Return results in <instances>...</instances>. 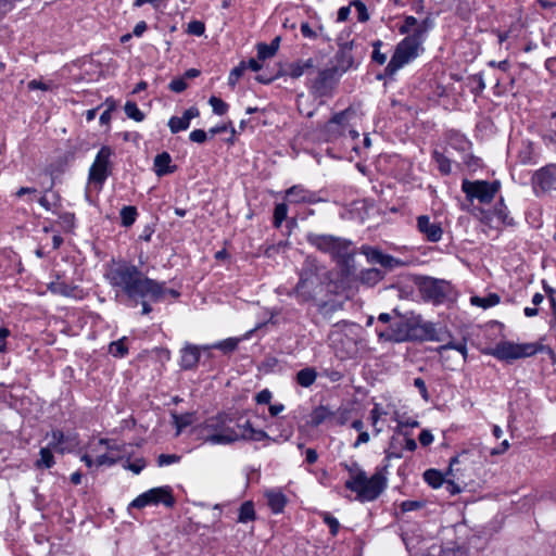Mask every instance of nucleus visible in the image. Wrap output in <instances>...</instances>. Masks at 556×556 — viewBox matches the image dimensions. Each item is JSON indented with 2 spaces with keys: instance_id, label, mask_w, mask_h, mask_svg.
Here are the masks:
<instances>
[{
  "instance_id": "4be33fe9",
  "label": "nucleus",
  "mask_w": 556,
  "mask_h": 556,
  "mask_svg": "<svg viewBox=\"0 0 556 556\" xmlns=\"http://www.w3.org/2000/svg\"><path fill=\"white\" fill-rule=\"evenodd\" d=\"M427 556H468L467 551L457 545H432L427 551Z\"/></svg>"
},
{
  "instance_id": "20e7f679",
  "label": "nucleus",
  "mask_w": 556,
  "mask_h": 556,
  "mask_svg": "<svg viewBox=\"0 0 556 556\" xmlns=\"http://www.w3.org/2000/svg\"><path fill=\"white\" fill-rule=\"evenodd\" d=\"M328 287L316 263L306 260L301 269L299 282L291 294L301 303L315 302L323 309L326 306L324 299Z\"/></svg>"
},
{
  "instance_id": "338daca9",
  "label": "nucleus",
  "mask_w": 556,
  "mask_h": 556,
  "mask_svg": "<svg viewBox=\"0 0 556 556\" xmlns=\"http://www.w3.org/2000/svg\"><path fill=\"white\" fill-rule=\"evenodd\" d=\"M146 467V462L143 459H137L132 463L127 462L126 468L131 470L134 473H140L141 470Z\"/></svg>"
},
{
  "instance_id": "2eb2a0df",
  "label": "nucleus",
  "mask_w": 556,
  "mask_h": 556,
  "mask_svg": "<svg viewBox=\"0 0 556 556\" xmlns=\"http://www.w3.org/2000/svg\"><path fill=\"white\" fill-rule=\"evenodd\" d=\"M531 182L536 195L556 190V164H549L536 170Z\"/></svg>"
},
{
  "instance_id": "8fccbe9b",
  "label": "nucleus",
  "mask_w": 556,
  "mask_h": 556,
  "mask_svg": "<svg viewBox=\"0 0 556 556\" xmlns=\"http://www.w3.org/2000/svg\"><path fill=\"white\" fill-rule=\"evenodd\" d=\"M245 68V62H241L238 66H236L229 74L228 84L235 87L239 78L243 75Z\"/></svg>"
},
{
  "instance_id": "603ef678",
  "label": "nucleus",
  "mask_w": 556,
  "mask_h": 556,
  "mask_svg": "<svg viewBox=\"0 0 556 556\" xmlns=\"http://www.w3.org/2000/svg\"><path fill=\"white\" fill-rule=\"evenodd\" d=\"M380 265L387 269H393L403 266L404 263L389 254H383Z\"/></svg>"
},
{
  "instance_id": "bf43d9fd",
  "label": "nucleus",
  "mask_w": 556,
  "mask_h": 556,
  "mask_svg": "<svg viewBox=\"0 0 556 556\" xmlns=\"http://www.w3.org/2000/svg\"><path fill=\"white\" fill-rule=\"evenodd\" d=\"M381 45H382V42L380 40L375 41L372 45L374 46L372 60L380 65L384 64L387 61V55L379 51V48L381 47Z\"/></svg>"
},
{
  "instance_id": "0e129e2a",
  "label": "nucleus",
  "mask_w": 556,
  "mask_h": 556,
  "mask_svg": "<svg viewBox=\"0 0 556 556\" xmlns=\"http://www.w3.org/2000/svg\"><path fill=\"white\" fill-rule=\"evenodd\" d=\"M414 386L419 390L422 399L425 401H428L429 400V393H428L425 380L422 378H419V377L415 378L414 379Z\"/></svg>"
},
{
  "instance_id": "f704fd0d",
  "label": "nucleus",
  "mask_w": 556,
  "mask_h": 556,
  "mask_svg": "<svg viewBox=\"0 0 556 556\" xmlns=\"http://www.w3.org/2000/svg\"><path fill=\"white\" fill-rule=\"evenodd\" d=\"M345 469L349 472V479L345 481L344 486L349 489V485H353L359 476H364L366 472L358 466L357 463L352 465H345Z\"/></svg>"
},
{
  "instance_id": "7c9ffc66",
  "label": "nucleus",
  "mask_w": 556,
  "mask_h": 556,
  "mask_svg": "<svg viewBox=\"0 0 556 556\" xmlns=\"http://www.w3.org/2000/svg\"><path fill=\"white\" fill-rule=\"evenodd\" d=\"M331 415L332 413L327 407L318 406L312 412L309 422L313 427H318Z\"/></svg>"
},
{
  "instance_id": "c9c22d12",
  "label": "nucleus",
  "mask_w": 556,
  "mask_h": 556,
  "mask_svg": "<svg viewBox=\"0 0 556 556\" xmlns=\"http://www.w3.org/2000/svg\"><path fill=\"white\" fill-rule=\"evenodd\" d=\"M125 114L128 118H131L136 122H142L144 119V114L139 110L137 104L132 101H127L124 106Z\"/></svg>"
},
{
  "instance_id": "6e6d98bb",
  "label": "nucleus",
  "mask_w": 556,
  "mask_h": 556,
  "mask_svg": "<svg viewBox=\"0 0 556 556\" xmlns=\"http://www.w3.org/2000/svg\"><path fill=\"white\" fill-rule=\"evenodd\" d=\"M276 54L274 50L264 42L257 45V58L258 60H266L273 58Z\"/></svg>"
},
{
  "instance_id": "393cba45",
  "label": "nucleus",
  "mask_w": 556,
  "mask_h": 556,
  "mask_svg": "<svg viewBox=\"0 0 556 556\" xmlns=\"http://www.w3.org/2000/svg\"><path fill=\"white\" fill-rule=\"evenodd\" d=\"M239 428L241 434H243L241 440L262 441L267 438V433L265 431L254 429L249 420L244 424H240Z\"/></svg>"
},
{
  "instance_id": "58836bf2",
  "label": "nucleus",
  "mask_w": 556,
  "mask_h": 556,
  "mask_svg": "<svg viewBox=\"0 0 556 556\" xmlns=\"http://www.w3.org/2000/svg\"><path fill=\"white\" fill-rule=\"evenodd\" d=\"M125 341L126 337L112 342L109 346V352L115 357H124L128 352Z\"/></svg>"
},
{
  "instance_id": "c756f323",
  "label": "nucleus",
  "mask_w": 556,
  "mask_h": 556,
  "mask_svg": "<svg viewBox=\"0 0 556 556\" xmlns=\"http://www.w3.org/2000/svg\"><path fill=\"white\" fill-rule=\"evenodd\" d=\"M500 295L496 294V293H490L488 294L484 298H480V296H472L470 299V303L475 306H479V307H482V308H489V307H492V306H495L500 303Z\"/></svg>"
},
{
  "instance_id": "f8f14e48",
  "label": "nucleus",
  "mask_w": 556,
  "mask_h": 556,
  "mask_svg": "<svg viewBox=\"0 0 556 556\" xmlns=\"http://www.w3.org/2000/svg\"><path fill=\"white\" fill-rule=\"evenodd\" d=\"M175 503V498L169 486H160L148 490L140 494L136 500L132 501L131 506L136 508H142L147 505L164 504L166 507H172Z\"/></svg>"
},
{
  "instance_id": "0eeeda50",
  "label": "nucleus",
  "mask_w": 556,
  "mask_h": 556,
  "mask_svg": "<svg viewBox=\"0 0 556 556\" xmlns=\"http://www.w3.org/2000/svg\"><path fill=\"white\" fill-rule=\"evenodd\" d=\"M543 350V345L534 342L514 343L511 341H501L490 351V354L500 361L511 362L530 357Z\"/></svg>"
},
{
  "instance_id": "a19ab883",
  "label": "nucleus",
  "mask_w": 556,
  "mask_h": 556,
  "mask_svg": "<svg viewBox=\"0 0 556 556\" xmlns=\"http://www.w3.org/2000/svg\"><path fill=\"white\" fill-rule=\"evenodd\" d=\"M288 206L285 203H279L274 210V226L279 228L282 222L287 218Z\"/></svg>"
},
{
  "instance_id": "aec40b11",
  "label": "nucleus",
  "mask_w": 556,
  "mask_h": 556,
  "mask_svg": "<svg viewBox=\"0 0 556 556\" xmlns=\"http://www.w3.org/2000/svg\"><path fill=\"white\" fill-rule=\"evenodd\" d=\"M200 359V350L195 345L187 344L181 350L180 366L182 369H193Z\"/></svg>"
},
{
  "instance_id": "412c9836",
  "label": "nucleus",
  "mask_w": 556,
  "mask_h": 556,
  "mask_svg": "<svg viewBox=\"0 0 556 556\" xmlns=\"http://www.w3.org/2000/svg\"><path fill=\"white\" fill-rule=\"evenodd\" d=\"M316 67V62L313 58L307 60H298L289 64L287 74L292 78H299Z\"/></svg>"
},
{
  "instance_id": "c03bdc74",
  "label": "nucleus",
  "mask_w": 556,
  "mask_h": 556,
  "mask_svg": "<svg viewBox=\"0 0 556 556\" xmlns=\"http://www.w3.org/2000/svg\"><path fill=\"white\" fill-rule=\"evenodd\" d=\"M174 425L177 428V435L182 431L184 428L189 426L192 421L191 414L178 415L173 414Z\"/></svg>"
},
{
  "instance_id": "1a4fd4ad",
  "label": "nucleus",
  "mask_w": 556,
  "mask_h": 556,
  "mask_svg": "<svg viewBox=\"0 0 556 556\" xmlns=\"http://www.w3.org/2000/svg\"><path fill=\"white\" fill-rule=\"evenodd\" d=\"M416 286L421 298L434 304L443 303L452 290L448 281L428 276L418 277Z\"/></svg>"
},
{
  "instance_id": "72a5a7b5",
  "label": "nucleus",
  "mask_w": 556,
  "mask_h": 556,
  "mask_svg": "<svg viewBox=\"0 0 556 556\" xmlns=\"http://www.w3.org/2000/svg\"><path fill=\"white\" fill-rule=\"evenodd\" d=\"M448 350L457 351L462 355L463 361L464 362L466 361V357H467V346H466L465 343H455V342L451 341V342H448V343H446L444 345H441L438 349V352L443 357L444 353H446Z\"/></svg>"
},
{
  "instance_id": "69168bd1",
  "label": "nucleus",
  "mask_w": 556,
  "mask_h": 556,
  "mask_svg": "<svg viewBox=\"0 0 556 556\" xmlns=\"http://www.w3.org/2000/svg\"><path fill=\"white\" fill-rule=\"evenodd\" d=\"M301 34L308 39H317L318 34L314 30L308 23L301 24Z\"/></svg>"
},
{
  "instance_id": "f3484780",
  "label": "nucleus",
  "mask_w": 556,
  "mask_h": 556,
  "mask_svg": "<svg viewBox=\"0 0 556 556\" xmlns=\"http://www.w3.org/2000/svg\"><path fill=\"white\" fill-rule=\"evenodd\" d=\"M50 446L56 451L64 453L70 452L78 445V439L76 434H65L61 430H53L51 432Z\"/></svg>"
},
{
  "instance_id": "79ce46f5",
  "label": "nucleus",
  "mask_w": 556,
  "mask_h": 556,
  "mask_svg": "<svg viewBox=\"0 0 556 556\" xmlns=\"http://www.w3.org/2000/svg\"><path fill=\"white\" fill-rule=\"evenodd\" d=\"M383 275L381 270L377 268H370L362 271V281L367 283H376L382 279Z\"/></svg>"
},
{
  "instance_id": "09e8293b",
  "label": "nucleus",
  "mask_w": 556,
  "mask_h": 556,
  "mask_svg": "<svg viewBox=\"0 0 556 556\" xmlns=\"http://www.w3.org/2000/svg\"><path fill=\"white\" fill-rule=\"evenodd\" d=\"M351 5L355 8L359 22L365 23L369 20V14L364 2L355 0L351 2Z\"/></svg>"
},
{
  "instance_id": "ea45409f",
  "label": "nucleus",
  "mask_w": 556,
  "mask_h": 556,
  "mask_svg": "<svg viewBox=\"0 0 556 556\" xmlns=\"http://www.w3.org/2000/svg\"><path fill=\"white\" fill-rule=\"evenodd\" d=\"M239 341H240V339H237V338H228L226 340L215 343L211 348L218 349V350L223 351L224 353H230L238 348Z\"/></svg>"
},
{
  "instance_id": "e433bc0d",
  "label": "nucleus",
  "mask_w": 556,
  "mask_h": 556,
  "mask_svg": "<svg viewBox=\"0 0 556 556\" xmlns=\"http://www.w3.org/2000/svg\"><path fill=\"white\" fill-rule=\"evenodd\" d=\"M137 217V210L135 206H124L121 210L122 225L125 227L131 226Z\"/></svg>"
},
{
  "instance_id": "ddd939ff",
  "label": "nucleus",
  "mask_w": 556,
  "mask_h": 556,
  "mask_svg": "<svg viewBox=\"0 0 556 556\" xmlns=\"http://www.w3.org/2000/svg\"><path fill=\"white\" fill-rule=\"evenodd\" d=\"M339 81L338 68H325L312 80L311 91L316 97H331Z\"/></svg>"
},
{
  "instance_id": "3c124183",
  "label": "nucleus",
  "mask_w": 556,
  "mask_h": 556,
  "mask_svg": "<svg viewBox=\"0 0 556 556\" xmlns=\"http://www.w3.org/2000/svg\"><path fill=\"white\" fill-rule=\"evenodd\" d=\"M59 219L65 231H71L74 228L75 215L73 213L60 214Z\"/></svg>"
},
{
  "instance_id": "e2e57ef3",
  "label": "nucleus",
  "mask_w": 556,
  "mask_h": 556,
  "mask_svg": "<svg viewBox=\"0 0 556 556\" xmlns=\"http://www.w3.org/2000/svg\"><path fill=\"white\" fill-rule=\"evenodd\" d=\"M205 30L204 24L202 22H191L188 25V31L195 36H201Z\"/></svg>"
},
{
  "instance_id": "4d7b16f0",
  "label": "nucleus",
  "mask_w": 556,
  "mask_h": 556,
  "mask_svg": "<svg viewBox=\"0 0 556 556\" xmlns=\"http://www.w3.org/2000/svg\"><path fill=\"white\" fill-rule=\"evenodd\" d=\"M187 87H188V85L185 80V77L174 78L168 86V88L172 91L177 92V93L185 91L187 89Z\"/></svg>"
},
{
  "instance_id": "2f4dec72",
  "label": "nucleus",
  "mask_w": 556,
  "mask_h": 556,
  "mask_svg": "<svg viewBox=\"0 0 556 556\" xmlns=\"http://www.w3.org/2000/svg\"><path fill=\"white\" fill-rule=\"evenodd\" d=\"M39 456V459L36 462L37 468H51L54 465V457L50 447H42Z\"/></svg>"
},
{
  "instance_id": "5701e85b",
  "label": "nucleus",
  "mask_w": 556,
  "mask_h": 556,
  "mask_svg": "<svg viewBox=\"0 0 556 556\" xmlns=\"http://www.w3.org/2000/svg\"><path fill=\"white\" fill-rule=\"evenodd\" d=\"M354 65V58L351 52V48L348 46L341 48L336 54V66L331 68H338V74L345 73Z\"/></svg>"
},
{
  "instance_id": "774afa93",
  "label": "nucleus",
  "mask_w": 556,
  "mask_h": 556,
  "mask_svg": "<svg viewBox=\"0 0 556 556\" xmlns=\"http://www.w3.org/2000/svg\"><path fill=\"white\" fill-rule=\"evenodd\" d=\"M421 506H422V504L417 501H404L401 504V509H402V511L406 513V511L419 509Z\"/></svg>"
},
{
  "instance_id": "9d476101",
  "label": "nucleus",
  "mask_w": 556,
  "mask_h": 556,
  "mask_svg": "<svg viewBox=\"0 0 556 556\" xmlns=\"http://www.w3.org/2000/svg\"><path fill=\"white\" fill-rule=\"evenodd\" d=\"M500 189V182L486 181V180H475L470 181L464 179L462 182V190L470 201L478 200L480 203H491L495 194Z\"/></svg>"
},
{
  "instance_id": "bb28decb",
  "label": "nucleus",
  "mask_w": 556,
  "mask_h": 556,
  "mask_svg": "<svg viewBox=\"0 0 556 556\" xmlns=\"http://www.w3.org/2000/svg\"><path fill=\"white\" fill-rule=\"evenodd\" d=\"M76 289H77L76 286L66 283L65 281L60 280V278H58L55 281H52L48 285L49 291H51L54 294H60L63 296L74 295V292Z\"/></svg>"
},
{
  "instance_id": "473e14b6",
  "label": "nucleus",
  "mask_w": 556,
  "mask_h": 556,
  "mask_svg": "<svg viewBox=\"0 0 556 556\" xmlns=\"http://www.w3.org/2000/svg\"><path fill=\"white\" fill-rule=\"evenodd\" d=\"M424 479L429 485H431L434 489L441 486L444 482L442 473L437 469L426 470L424 473Z\"/></svg>"
},
{
  "instance_id": "7ed1b4c3",
  "label": "nucleus",
  "mask_w": 556,
  "mask_h": 556,
  "mask_svg": "<svg viewBox=\"0 0 556 556\" xmlns=\"http://www.w3.org/2000/svg\"><path fill=\"white\" fill-rule=\"evenodd\" d=\"M378 336L380 339L394 342L438 340L434 325L413 314L399 315L387 329L378 331Z\"/></svg>"
},
{
  "instance_id": "a211bd4d",
  "label": "nucleus",
  "mask_w": 556,
  "mask_h": 556,
  "mask_svg": "<svg viewBox=\"0 0 556 556\" xmlns=\"http://www.w3.org/2000/svg\"><path fill=\"white\" fill-rule=\"evenodd\" d=\"M419 426V422L417 420H407V421H400L396 429H395V434L391 438V442H390V451H387L386 452V459L387 460H390L391 458H401L402 457V453L400 451H397L396 448V444L399 442V438L397 435H404L406 437L407 433L404 432V427H410V428H415V427H418Z\"/></svg>"
},
{
  "instance_id": "4c0bfd02",
  "label": "nucleus",
  "mask_w": 556,
  "mask_h": 556,
  "mask_svg": "<svg viewBox=\"0 0 556 556\" xmlns=\"http://www.w3.org/2000/svg\"><path fill=\"white\" fill-rule=\"evenodd\" d=\"M38 201L47 211H54L61 205V197L58 193L52 194V200H50L47 194H43Z\"/></svg>"
},
{
  "instance_id": "49530a36",
  "label": "nucleus",
  "mask_w": 556,
  "mask_h": 556,
  "mask_svg": "<svg viewBox=\"0 0 556 556\" xmlns=\"http://www.w3.org/2000/svg\"><path fill=\"white\" fill-rule=\"evenodd\" d=\"M433 26V20L431 17H426L418 26L415 28L413 36H417L419 40L422 41V37L425 34L431 29Z\"/></svg>"
},
{
  "instance_id": "c85d7f7f",
  "label": "nucleus",
  "mask_w": 556,
  "mask_h": 556,
  "mask_svg": "<svg viewBox=\"0 0 556 556\" xmlns=\"http://www.w3.org/2000/svg\"><path fill=\"white\" fill-rule=\"evenodd\" d=\"M256 515L254 510V504L251 501H247L241 504L239 508L238 522L247 523L255 520Z\"/></svg>"
},
{
  "instance_id": "dca6fc26",
  "label": "nucleus",
  "mask_w": 556,
  "mask_h": 556,
  "mask_svg": "<svg viewBox=\"0 0 556 556\" xmlns=\"http://www.w3.org/2000/svg\"><path fill=\"white\" fill-rule=\"evenodd\" d=\"M417 229L429 242H438L443 236L441 224L432 222L428 215L417 217Z\"/></svg>"
},
{
  "instance_id": "f257e3e1",
  "label": "nucleus",
  "mask_w": 556,
  "mask_h": 556,
  "mask_svg": "<svg viewBox=\"0 0 556 556\" xmlns=\"http://www.w3.org/2000/svg\"><path fill=\"white\" fill-rule=\"evenodd\" d=\"M105 278L115 289L116 298L129 307L141 304L143 315L152 312L149 301L159 302L165 296V282L147 277L138 266L126 261L112 264Z\"/></svg>"
},
{
  "instance_id": "5fc2aeb1",
  "label": "nucleus",
  "mask_w": 556,
  "mask_h": 556,
  "mask_svg": "<svg viewBox=\"0 0 556 556\" xmlns=\"http://www.w3.org/2000/svg\"><path fill=\"white\" fill-rule=\"evenodd\" d=\"M180 456L177 454H160L157 457V465L160 467L172 465L180 460Z\"/></svg>"
},
{
  "instance_id": "6e6552de",
  "label": "nucleus",
  "mask_w": 556,
  "mask_h": 556,
  "mask_svg": "<svg viewBox=\"0 0 556 556\" xmlns=\"http://www.w3.org/2000/svg\"><path fill=\"white\" fill-rule=\"evenodd\" d=\"M421 40L417 36H406L400 43L386 67L388 75L395 74L400 68L409 63L412 60L417 58Z\"/></svg>"
},
{
  "instance_id": "f03ea898",
  "label": "nucleus",
  "mask_w": 556,
  "mask_h": 556,
  "mask_svg": "<svg viewBox=\"0 0 556 556\" xmlns=\"http://www.w3.org/2000/svg\"><path fill=\"white\" fill-rule=\"evenodd\" d=\"M240 424L225 413L206 418L192 429L194 438L211 445H230L241 440Z\"/></svg>"
},
{
  "instance_id": "13d9d810",
  "label": "nucleus",
  "mask_w": 556,
  "mask_h": 556,
  "mask_svg": "<svg viewBox=\"0 0 556 556\" xmlns=\"http://www.w3.org/2000/svg\"><path fill=\"white\" fill-rule=\"evenodd\" d=\"M323 516L325 523L330 528L331 534L336 535L340 528L339 521L328 513H325Z\"/></svg>"
},
{
  "instance_id": "052dcab7",
  "label": "nucleus",
  "mask_w": 556,
  "mask_h": 556,
  "mask_svg": "<svg viewBox=\"0 0 556 556\" xmlns=\"http://www.w3.org/2000/svg\"><path fill=\"white\" fill-rule=\"evenodd\" d=\"M418 26V22L414 16H406L404 24L399 28L401 34H408L413 27Z\"/></svg>"
},
{
  "instance_id": "a18cd8bd",
  "label": "nucleus",
  "mask_w": 556,
  "mask_h": 556,
  "mask_svg": "<svg viewBox=\"0 0 556 556\" xmlns=\"http://www.w3.org/2000/svg\"><path fill=\"white\" fill-rule=\"evenodd\" d=\"M362 252L366 255L367 261L372 264H380L383 253L375 248L363 247Z\"/></svg>"
},
{
  "instance_id": "de8ad7c7",
  "label": "nucleus",
  "mask_w": 556,
  "mask_h": 556,
  "mask_svg": "<svg viewBox=\"0 0 556 556\" xmlns=\"http://www.w3.org/2000/svg\"><path fill=\"white\" fill-rule=\"evenodd\" d=\"M208 103L217 115H224L228 110V104L217 97H211Z\"/></svg>"
},
{
  "instance_id": "680f3d73",
  "label": "nucleus",
  "mask_w": 556,
  "mask_h": 556,
  "mask_svg": "<svg viewBox=\"0 0 556 556\" xmlns=\"http://www.w3.org/2000/svg\"><path fill=\"white\" fill-rule=\"evenodd\" d=\"M189 139L192 142L204 143L207 139V134L202 129H194L190 132Z\"/></svg>"
},
{
  "instance_id": "423d86ee",
  "label": "nucleus",
  "mask_w": 556,
  "mask_h": 556,
  "mask_svg": "<svg viewBox=\"0 0 556 556\" xmlns=\"http://www.w3.org/2000/svg\"><path fill=\"white\" fill-rule=\"evenodd\" d=\"M388 467L389 464H386L378 468L371 477H368L367 473L359 476L353 485H349L348 490L356 493V497L361 502L375 501L387 488Z\"/></svg>"
},
{
  "instance_id": "a878e982",
  "label": "nucleus",
  "mask_w": 556,
  "mask_h": 556,
  "mask_svg": "<svg viewBox=\"0 0 556 556\" xmlns=\"http://www.w3.org/2000/svg\"><path fill=\"white\" fill-rule=\"evenodd\" d=\"M266 497L268 506L275 514L281 513L283 510L287 503L285 494L281 492L268 491L266 493Z\"/></svg>"
},
{
  "instance_id": "864d4df0",
  "label": "nucleus",
  "mask_w": 556,
  "mask_h": 556,
  "mask_svg": "<svg viewBox=\"0 0 556 556\" xmlns=\"http://www.w3.org/2000/svg\"><path fill=\"white\" fill-rule=\"evenodd\" d=\"M168 127L172 134H177L181 130L188 129L186 123L182 122L181 117L173 116L168 121Z\"/></svg>"
},
{
  "instance_id": "9b49d317",
  "label": "nucleus",
  "mask_w": 556,
  "mask_h": 556,
  "mask_svg": "<svg viewBox=\"0 0 556 556\" xmlns=\"http://www.w3.org/2000/svg\"><path fill=\"white\" fill-rule=\"evenodd\" d=\"M355 116V110L351 106L336 113L321 128V134L327 141H334L345 135L351 119Z\"/></svg>"
},
{
  "instance_id": "39448f33",
  "label": "nucleus",
  "mask_w": 556,
  "mask_h": 556,
  "mask_svg": "<svg viewBox=\"0 0 556 556\" xmlns=\"http://www.w3.org/2000/svg\"><path fill=\"white\" fill-rule=\"evenodd\" d=\"M306 240L319 251L329 253L343 271H351L355 252L350 240L317 233H308Z\"/></svg>"
},
{
  "instance_id": "37998d69",
  "label": "nucleus",
  "mask_w": 556,
  "mask_h": 556,
  "mask_svg": "<svg viewBox=\"0 0 556 556\" xmlns=\"http://www.w3.org/2000/svg\"><path fill=\"white\" fill-rule=\"evenodd\" d=\"M433 159L435 160L439 170L442 174L447 175L451 173V161L446 156L438 151H434Z\"/></svg>"
},
{
  "instance_id": "cd10ccee",
  "label": "nucleus",
  "mask_w": 556,
  "mask_h": 556,
  "mask_svg": "<svg viewBox=\"0 0 556 556\" xmlns=\"http://www.w3.org/2000/svg\"><path fill=\"white\" fill-rule=\"evenodd\" d=\"M317 378V372L312 367H306L298 371L296 382L304 388L311 387Z\"/></svg>"
},
{
  "instance_id": "6ab92c4d",
  "label": "nucleus",
  "mask_w": 556,
  "mask_h": 556,
  "mask_svg": "<svg viewBox=\"0 0 556 556\" xmlns=\"http://www.w3.org/2000/svg\"><path fill=\"white\" fill-rule=\"evenodd\" d=\"M172 157L169 153L162 152L154 157L153 168L156 176L162 177L172 174L177 169L176 165H172Z\"/></svg>"
},
{
  "instance_id": "4468645a",
  "label": "nucleus",
  "mask_w": 556,
  "mask_h": 556,
  "mask_svg": "<svg viewBox=\"0 0 556 556\" xmlns=\"http://www.w3.org/2000/svg\"><path fill=\"white\" fill-rule=\"evenodd\" d=\"M112 155L111 148L103 146L96 159L92 163L90 169H89V182L96 184L99 186V188L102 187L104 181L106 180L108 176L110 175V157Z\"/></svg>"
},
{
  "instance_id": "b1692460",
  "label": "nucleus",
  "mask_w": 556,
  "mask_h": 556,
  "mask_svg": "<svg viewBox=\"0 0 556 556\" xmlns=\"http://www.w3.org/2000/svg\"><path fill=\"white\" fill-rule=\"evenodd\" d=\"M287 197L293 203H312L315 200V194L305 190L300 186H293L287 190Z\"/></svg>"
}]
</instances>
